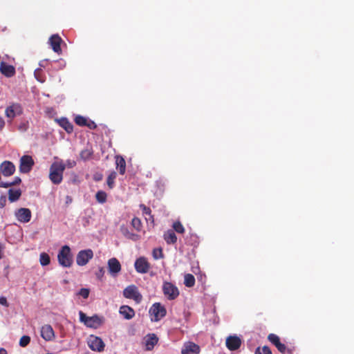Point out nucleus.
Masks as SVG:
<instances>
[{
  "label": "nucleus",
  "instance_id": "1",
  "mask_svg": "<svg viewBox=\"0 0 354 354\" xmlns=\"http://www.w3.org/2000/svg\"><path fill=\"white\" fill-rule=\"evenodd\" d=\"M66 165L63 160L53 162L49 169V179L54 185H59L63 180Z\"/></svg>",
  "mask_w": 354,
  "mask_h": 354
},
{
  "label": "nucleus",
  "instance_id": "2",
  "mask_svg": "<svg viewBox=\"0 0 354 354\" xmlns=\"http://www.w3.org/2000/svg\"><path fill=\"white\" fill-rule=\"evenodd\" d=\"M79 315L80 322H83L88 328H97L103 323V318L97 315L88 317L82 311H80Z\"/></svg>",
  "mask_w": 354,
  "mask_h": 354
},
{
  "label": "nucleus",
  "instance_id": "3",
  "mask_svg": "<svg viewBox=\"0 0 354 354\" xmlns=\"http://www.w3.org/2000/svg\"><path fill=\"white\" fill-rule=\"evenodd\" d=\"M57 259L59 263L63 267H70L73 263V258L71 248L68 245H64L59 250Z\"/></svg>",
  "mask_w": 354,
  "mask_h": 354
},
{
  "label": "nucleus",
  "instance_id": "4",
  "mask_svg": "<svg viewBox=\"0 0 354 354\" xmlns=\"http://www.w3.org/2000/svg\"><path fill=\"white\" fill-rule=\"evenodd\" d=\"M124 297L133 299L136 304H140L142 300V295L135 285H129L123 290Z\"/></svg>",
  "mask_w": 354,
  "mask_h": 354
},
{
  "label": "nucleus",
  "instance_id": "5",
  "mask_svg": "<svg viewBox=\"0 0 354 354\" xmlns=\"http://www.w3.org/2000/svg\"><path fill=\"white\" fill-rule=\"evenodd\" d=\"M149 313L151 316V321L158 322L166 315L167 310L160 303H155L150 308Z\"/></svg>",
  "mask_w": 354,
  "mask_h": 354
},
{
  "label": "nucleus",
  "instance_id": "6",
  "mask_svg": "<svg viewBox=\"0 0 354 354\" xmlns=\"http://www.w3.org/2000/svg\"><path fill=\"white\" fill-rule=\"evenodd\" d=\"M162 291L169 300H174L179 295L178 288L171 282L165 281L162 285Z\"/></svg>",
  "mask_w": 354,
  "mask_h": 354
},
{
  "label": "nucleus",
  "instance_id": "7",
  "mask_svg": "<svg viewBox=\"0 0 354 354\" xmlns=\"http://www.w3.org/2000/svg\"><path fill=\"white\" fill-rule=\"evenodd\" d=\"M34 164L35 162L32 156L24 155L20 158L19 171L21 173L27 174L30 171Z\"/></svg>",
  "mask_w": 354,
  "mask_h": 354
},
{
  "label": "nucleus",
  "instance_id": "8",
  "mask_svg": "<svg viewBox=\"0 0 354 354\" xmlns=\"http://www.w3.org/2000/svg\"><path fill=\"white\" fill-rule=\"evenodd\" d=\"M93 257V252L91 249L81 250L76 257V263L78 266H85L89 260Z\"/></svg>",
  "mask_w": 354,
  "mask_h": 354
},
{
  "label": "nucleus",
  "instance_id": "9",
  "mask_svg": "<svg viewBox=\"0 0 354 354\" xmlns=\"http://www.w3.org/2000/svg\"><path fill=\"white\" fill-rule=\"evenodd\" d=\"M89 348L94 351L101 352L104 348V343L102 339L97 336L91 335L88 339Z\"/></svg>",
  "mask_w": 354,
  "mask_h": 354
},
{
  "label": "nucleus",
  "instance_id": "10",
  "mask_svg": "<svg viewBox=\"0 0 354 354\" xmlns=\"http://www.w3.org/2000/svg\"><path fill=\"white\" fill-rule=\"evenodd\" d=\"M134 266L136 272L141 274L147 273L151 268L150 263L148 262L147 258L144 257L137 259L135 261Z\"/></svg>",
  "mask_w": 354,
  "mask_h": 354
},
{
  "label": "nucleus",
  "instance_id": "11",
  "mask_svg": "<svg viewBox=\"0 0 354 354\" xmlns=\"http://www.w3.org/2000/svg\"><path fill=\"white\" fill-rule=\"evenodd\" d=\"M23 109L21 104L18 103H13L10 106H8L5 111V115L7 118H14L17 115L22 114Z\"/></svg>",
  "mask_w": 354,
  "mask_h": 354
},
{
  "label": "nucleus",
  "instance_id": "12",
  "mask_svg": "<svg viewBox=\"0 0 354 354\" xmlns=\"http://www.w3.org/2000/svg\"><path fill=\"white\" fill-rule=\"evenodd\" d=\"M241 339L236 335H230L226 338L225 344L230 351H236L241 345Z\"/></svg>",
  "mask_w": 354,
  "mask_h": 354
},
{
  "label": "nucleus",
  "instance_id": "13",
  "mask_svg": "<svg viewBox=\"0 0 354 354\" xmlns=\"http://www.w3.org/2000/svg\"><path fill=\"white\" fill-rule=\"evenodd\" d=\"M62 42V39L58 35H53L48 40V43L50 44L53 50L58 55H61L62 53L60 46Z\"/></svg>",
  "mask_w": 354,
  "mask_h": 354
},
{
  "label": "nucleus",
  "instance_id": "14",
  "mask_svg": "<svg viewBox=\"0 0 354 354\" xmlns=\"http://www.w3.org/2000/svg\"><path fill=\"white\" fill-rule=\"evenodd\" d=\"M17 220L21 223H28L31 218V212L28 208H20L15 212Z\"/></svg>",
  "mask_w": 354,
  "mask_h": 354
},
{
  "label": "nucleus",
  "instance_id": "15",
  "mask_svg": "<svg viewBox=\"0 0 354 354\" xmlns=\"http://www.w3.org/2000/svg\"><path fill=\"white\" fill-rule=\"evenodd\" d=\"M1 172L4 176H10L15 171V166L10 161H3L0 165Z\"/></svg>",
  "mask_w": 354,
  "mask_h": 354
},
{
  "label": "nucleus",
  "instance_id": "16",
  "mask_svg": "<svg viewBox=\"0 0 354 354\" xmlns=\"http://www.w3.org/2000/svg\"><path fill=\"white\" fill-rule=\"evenodd\" d=\"M108 269L110 274L113 276L116 275L121 270V264L120 261L115 257L108 261Z\"/></svg>",
  "mask_w": 354,
  "mask_h": 354
},
{
  "label": "nucleus",
  "instance_id": "17",
  "mask_svg": "<svg viewBox=\"0 0 354 354\" xmlns=\"http://www.w3.org/2000/svg\"><path fill=\"white\" fill-rule=\"evenodd\" d=\"M200 353V347L194 342H186L181 351V354H198Z\"/></svg>",
  "mask_w": 354,
  "mask_h": 354
},
{
  "label": "nucleus",
  "instance_id": "18",
  "mask_svg": "<svg viewBox=\"0 0 354 354\" xmlns=\"http://www.w3.org/2000/svg\"><path fill=\"white\" fill-rule=\"evenodd\" d=\"M41 336L46 341H51L55 338V333L50 324H45L41 328Z\"/></svg>",
  "mask_w": 354,
  "mask_h": 354
},
{
  "label": "nucleus",
  "instance_id": "19",
  "mask_svg": "<svg viewBox=\"0 0 354 354\" xmlns=\"http://www.w3.org/2000/svg\"><path fill=\"white\" fill-rule=\"evenodd\" d=\"M1 73L7 77H11L15 75L16 71L13 66L2 62L0 64Z\"/></svg>",
  "mask_w": 354,
  "mask_h": 354
},
{
  "label": "nucleus",
  "instance_id": "20",
  "mask_svg": "<svg viewBox=\"0 0 354 354\" xmlns=\"http://www.w3.org/2000/svg\"><path fill=\"white\" fill-rule=\"evenodd\" d=\"M119 313L126 319H131L135 316L134 310L129 306H122L119 309Z\"/></svg>",
  "mask_w": 354,
  "mask_h": 354
},
{
  "label": "nucleus",
  "instance_id": "21",
  "mask_svg": "<svg viewBox=\"0 0 354 354\" xmlns=\"http://www.w3.org/2000/svg\"><path fill=\"white\" fill-rule=\"evenodd\" d=\"M57 121L59 126H61L68 133H71L73 131V125L67 118H62L57 120Z\"/></svg>",
  "mask_w": 354,
  "mask_h": 354
},
{
  "label": "nucleus",
  "instance_id": "22",
  "mask_svg": "<svg viewBox=\"0 0 354 354\" xmlns=\"http://www.w3.org/2000/svg\"><path fill=\"white\" fill-rule=\"evenodd\" d=\"M158 342V338L155 334L149 335L145 340L146 349L148 351L152 350Z\"/></svg>",
  "mask_w": 354,
  "mask_h": 354
},
{
  "label": "nucleus",
  "instance_id": "23",
  "mask_svg": "<svg viewBox=\"0 0 354 354\" xmlns=\"http://www.w3.org/2000/svg\"><path fill=\"white\" fill-rule=\"evenodd\" d=\"M116 168L118 169L119 173L124 175L126 171V162L124 158L121 156H115Z\"/></svg>",
  "mask_w": 354,
  "mask_h": 354
},
{
  "label": "nucleus",
  "instance_id": "24",
  "mask_svg": "<svg viewBox=\"0 0 354 354\" xmlns=\"http://www.w3.org/2000/svg\"><path fill=\"white\" fill-rule=\"evenodd\" d=\"M163 237L167 244H174L177 241V236L172 230L165 232Z\"/></svg>",
  "mask_w": 354,
  "mask_h": 354
},
{
  "label": "nucleus",
  "instance_id": "25",
  "mask_svg": "<svg viewBox=\"0 0 354 354\" xmlns=\"http://www.w3.org/2000/svg\"><path fill=\"white\" fill-rule=\"evenodd\" d=\"M93 155V149L92 147L87 146L84 149L82 150L80 153V157L84 161H86L92 158Z\"/></svg>",
  "mask_w": 354,
  "mask_h": 354
},
{
  "label": "nucleus",
  "instance_id": "26",
  "mask_svg": "<svg viewBox=\"0 0 354 354\" xmlns=\"http://www.w3.org/2000/svg\"><path fill=\"white\" fill-rule=\"evenodd\" d=\"M21 195L20 189H9L8 191V199L10 202H15L17 201Z\"/></svg>",
  "mask_w": 354,
  "mask_h": 354
},
{
  "label": "nucleus",
  "instance_id": "27",
  "mask_svg": "<svg viewBox=\"0 0 354 354\" xmlns=\"http://www.w3.org/2000/svg\"><path fill=\"white\" fill-rule=\"evenodd\" d=\"M184 283L185 286L191 288L195 284V278L192 274H186L184 278Z\"/></svg>",
  "mask_w": 354,
  "mask_h": 354
},
{
  "label": "nucleus",
  "instance_id": "28",
  "mask_svg": "<svg viewBox=\"0 0 354 354\" xmlns=\"http://www.w3.org/2000/svg\"><path fill=\"white\" fill-rule=\"evenodd\" d=\"M95 198L100 203H104L106 201L107 194L104 191H98L95 194Z\"/></svg>",
  "mask_w": 354,
  "mask_h": 354
},
{
  "label": "nucleus",
  "instance_id": "29",
  "mask_svg": "<svg viewBox=\"0 0 354 354\" xmlns=\"http://www.w3.org/2000/svg\"><path fill=\"white\" fill-rule=\"evenodd\" d=\"M275 346L277 348V350L283 354H285L286 353H288L289 354L292 353V350L290 348H288L286 346V345L284 344H282L281 342H279V343L277 344V345H275Z\"/></svg>",
  "mask_w": 354,
  "mask_h": 354
},
{
  "label": "nucleus",
  "instance_id": "30",
  "mask_svg": "<svg viewBox=\"0 0 354 354\" xmlns=\"http://www.w3.org/2000/svg\"><path fill=\"white\" fill-rule=\"evenodd\" d=\"M117 174L115 171H111L109 175L106 183L110 189H112L114 187L115 179L116 178Z\"/></svg>",
  "mask_w": 354,
  "mask_h": 354
},
{
  "label": "nucleus",
  "instance_id": "31",
  "mask_svg": "<svg viewBox=\"0 0 354 354\" xmlns=\"http://www.w3.org/2000/svg\"><path fill=\"white\" fill-rule=\"evenodd\" d=\"M39 261L41 266H48L50 262L49 255L46 252H42L39 257Z\"/></svg>",
  "mask_w": 354,
  "mask_h": 354
},
{
  "label": "nucleus",
  "instance_id": "32",
  "mask_svg": "<svg viewBox=\"0 0 354 354\" xmlns=\"http://www.w3.org/2000/svg\"><path fill=\"white\" fill-rule=\"evenodd\" d=\"M131 225L137 232H140L142 227L140 219L137 217L132 219Z\"/></svg>",
  "mask_w": 354,
  "mask_h": 354
},
{
  "label": "nucleus",
  "instance_id": "33",
  "mask_svg": "<svg viewBox=\"0 0 354 354\" xmlns=\"http://www.w3.org/2000/svg\"><path fill=\"white\" fill-rule=\"evenodd\" d=\"M87 118L80 115L75 118V122L80 127H85L87 124Z\"/></svg>",
  "mask_w": 354,
  "mask_h": 354
},
{
  "label": "nucleus",
  "instance_id": "34",
  "mask_svg": "<svg viewBox=\"0 0 354 354\" xmlns=\"http://www.w3.org/2000/svg\"><path fill=\"white\" fill-rule=\"evenodd\" d=\"M140 209H142V213L143 214H145L148 216H150L151 217V223H153L154 220H153V216L151 214V210L149 207L145 206V205L143 204H141L140 205Z\"/></svg>",
  "mask_w": 354,
  "mask_h": 354
},
{
  "label": "nucleus",
  "instance_id": "35",
  "mask_svg": "<svg viewBox=\"0 0 354 354\" xmlns=\"http://www.w3.org/2000/svg\"><path fill=\"white\" fill-rule=\"evenodd\" d=\"M173 228L177 233L183 234L185 232V228L180 221L174 222Z\"/></svg>",
  "mask_w": 354,
  "mask_h": 354
},
{
  "label": "nucleus",
  "instance_id": "36",
  "mask_svg": "<svg viewBox=\"0 0 354 354\" xmlns=\"http://www.w3.org/2000/svg\"><path fill=\"white\" fill-rule=\"evenodd\" d=\"M30 337L28 335H23L19 340V345L21 347H26L29 344Z\"/></svg>",
  "mask_w": 354,
  "mask_h": 354
},
{
  "label": "nucleus",
  "instance_id": "37",
  "mask_svg": "<svg viewBox=\"0 0 354 354\" xmlns=\"http://www.w3.org/2000/svg\"><path fill=\"white\" fill-rule=\"evenodd\" d=\"M120 230H121V232L123 234V235L125 236L126 237H127L129 239H134V236L136 235L134 234H133V233L129 232V230L127 229V227L122 226Z\"/></svg>",
  "mask_w": 354,
  "mask_h": 354
},
{
  "label": "nucleus",
  "instance_id": "38",
  "mask_svg": "<svg viewBox=\"0 0 354 354\" xmlns=\"http://www.w3.org/2000/svg\"><path fill=\"white\" fill-rule=\"evenodd\" d=\"M255 354H272L269 347L263 346V348H257L255 351Z\"/></svg>",
  "mask_w": 354,
  "mask_h": 354
},
{
  "label": "nucleus",
  "instance_id": "39",
  "mask_svg": "<svg viewBox=\"0 0 354 354\" xmlns=\"http://www.w3.org/2000/svg\"><path fill=\"white\" fill-rule=\"evenodd\" d=\"M268 340L274 346L280 342L279 336L275 334L271 333L268 337Z\"/></svg>",
  "mask_w": 354,
  "mask_h": 354
},
{
  "label": "nucleus",
  "instance_id": "40",
  "mask_svg": "<svg viewBox=\"0 0 354 354\" xmlns=\"http://www.w3.org/2000/svg\"><path fill=\"white\" fill-rule=\"evenodd\" d=\"M153 257L155 259H161L163 257V253L161 248H156L153 250Z\"/></svg>",
  "mask_w": 354,
  "mask_h": 354
},
{
  "label": "nucleus",
  "instance_id": "41",
  "mask_svg": "<svg viewBox=\"0 0 354 354\" xmlns=\"http://www.w3.org/2000/svg\"><path fill=\"white\" fill-rule=\"evenodd\" d=\"M79 295H81L83 298L86 299L89 295V290L88 288H81Z\"/></svg>",
  "mask_w": 354,
  "mask_h": 354
},
{
  "label": "nucleus",
  "instance_id": "42",
  "mask_svg": "<svg viewBox=\"0 0 354 354\" xmlns=\"http://www.w3.org/2000/svg\"><path fill=\"white\" fill-rule=\"evenodd\" d=\"M85 127H88L90 129H95L97 128L96 124L91 120H87V124Z\"/></svg>",
  "mask_w": 354,
  "mask_h": 354
},
{
  "label": "nucleus",
  "instance_id": "43",
  "mask_svg": "<svg viewBox=\"0 0 354 354\" xmlns=\"http://www.w3.org/2000/svg\"><path fill=\"white\" fill-rule=\"evenodd\" d=\"M197 241V236L196 235L191 234L190 235V240H188V238L187 237L186 241L189 245H193L194 242H196Z\"/></svg>",
  "mask_w": 354,
  "mask_h": 354
},
{
  "label": "nucleus",
  "instance_id": "44",
  "mask_svg": "<svg viewBox=\"0 0 354 354\" xmlns=\"http://www.w3.org/2000/svg\"><path fill=\"white\" fill-rule=\"evenodd\" d=\"M0 304L2 305V306H4L6 307H8L9 306V304L7 301V299L6 297H0Z\"/></svg>",
  "mask_w": 354,
  "mask_h": 354
},
{
  "label": "nucleus",
  "instance_id": "45",
  "mask_svg": "<svg viewBox=\"0 0 354 354\" xmlns=\"http://www.w3.org/2000/svg\"><path fill=\"white\" fill-rule=\"evenodd\" d=\"M65 165H66V167H68V168H73V167L75 166L76 162L74 160H68L66 161V163H65Z\"/></svg>",
  "mask_w": 354,
  "mask_h": 354
},
{
  "label": "nucleus",
  "instance_id": "46",
  "mask_svg": "<svg viewBox=\"0 0 354 354\" xmlns=\"http://www.w3.org/2000/svg\"><path fill=\"white\" fill-rule=\"evenodd\" d=\"M6 203V196H1L0 197V208L4 207Z\"/></svg>",
  "mask_w": 354,
  "mask_h": 354
},
{
  "label": "nucleus",
  "instance_id": "47",
  "mask_svg": "<svg viewBox=\"0 0 354 354\" xmlns=\"http://www.w3.org/2000/svg\"><path fill=\"white\" fill-rule=\"evenodd\" d=\"M104 274V270L103 268H100L98 272L96 273V276L98 279H101Z\"/></svg>",
  "mask_w": 354,
  "mask_h": 354
},
{
  "label": "nucleus",
  "instance_id": "48",
  "mask_svg": "<svg viewBox=\"0 0 354 354\" xmlns=\"http://www.w3.org/2000/svg\"><path fill=\"white\" fill-rule=\"evenodd\" d=\"M11 186H13L12 182H10V183L1 182L0 183V187L8 188Z\"/></svg>",
  "mask_w": 354,
  "mask_h": 354
},
{
  "label": "nucleus",
  "instance_id": "49",
  "mask_svg": "<svg viewBox=\"0 0 354 354\" xmlns=\"http://www.w3.org/2000/svg\"><path fill=\"white\" fill-rule=\"evenodd\" d=\"M21 182V180L19 177H15V180L12 182L13 186L19 184Z\"/></svg>",
  "mask_w": 354,
  "mask_h": 354
},
{
  "label": "nucleus",
  "instance_id": "50",
  "mask_svg": "<svg viewBox=\"0 0 354 354\" xmlns=\"http://www.w3.org/2000/svg\"><path fill=\"white\" fill-rule=\"evenodd\" d=\"M5 126V121L2 117L0 116V131L3 129Z\"/></svg>",
  "mask_w": 354,
  "mask_h": 354
},
{
  "label": "nucleus",
  "instance_id": "51",
  "mask_svg": "<svg viewBox=\"0 0 354 354\" xmlns=\"http://www.w3.org/2000/svg\"><path fill=\"white\" fill-rule=\"evenodd\" d=\"M73 199L71 196H66V203H71L72 202Z\"/></svg>",
  "mask_w": 354,
  "mask_h": 354
},
{
  "label": "nucleus",
  "instance_id": "52",
  "mask_svg": "<svg viewBox=\"0 0 354 354\" xmlns=\"http://www.w3.org/2000/svg\"><path fill=\"white\" fill-rule=\"evenodd\" d=\"M0 354H7V351L3 348H0Z\"/></svg>",
  "mask_w": 354,
  "mask_h": 354
},
{
  "label": "nucleus",
  "instance_id": "53",
  "mask_svg": "<svg viewBox=\"0 0 354 354\" xmlns=\"http://www.w3.org/2000/svg\"><path fill=\"white\" fill-rule=\"evenodd\" d=\"M3 250V246L0 243V259H2L1 250Z\"/></svg>",
  "mask_w": 354,
  "mask_h": 354
},
{
  "label": "nucleus",
  "instance_id": "54",
  "mask_svg": "<svg viewBox=\"0 0 354 354\" xmlns=\"http://www.w3.org/2000/svg\"><path fill=\"white\" fill-rule=\"evenodd\" d=\"M147 221H151V217L149 216L148 218L146 217Z\"/></svg>",
  "mask_w": 354,
  "mask_h": 354
}]
</instances>
